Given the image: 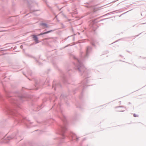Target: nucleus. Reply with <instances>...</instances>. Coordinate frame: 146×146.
Here are the masks:
<instances>
[{"label": "nucleus", "mask_w": 146, "mask_h": 146, "mask_svg": "<svg viewBox=\"0 0 146 146\" xmlns=\"http://www.w3.org/2000/svg\"><path fill=\"white\" fill-rule=\"evenodd\" d=\"M33 39L35 41L36 43H38L39 42L38 41V38L35 35H33Z\"/></svg>", "instance_id": "1"}, {"label": "nucleus", "mask_w": 146, "mask_h": 146, "mask_svg": "<svg viewBox=\"0 0 146 146\" xmlns=\"http://www.w3.org/2000/svg\"><path fill=\"white\" fill-rule=\"evenodd\" d=\"M41 25L43 26V29L47 28L48 27L47 25L46 24L42 23L41 24Z\"/></svg>", "instance_id": "2"}, {"label": "nucleus", "mask_w": 146, "mask_h": 146, "mask_svg": "<svg viewBox=\"0 0 146 146\" xmlns=\"http://www.w3.org/2000/svg\"><path fill=\"white\" fill-rule=\"evenodd\" d=\"M51 31H48L45 32H44V33H41L40 34H39L38 35H41L44 34H46L47 33H48L50 32Z\"/></svg>", "instance_id": "3"}, {"label": "nucleus", "mask_w": 146, "mask_h": 146, "mask_svg": "<svg viewBox=\"0 0 146 146\" xmlns=\"http://www.w3.org/2000/svg\"><path fill=\"white\" fill-rule=\"evenodd\" d=\"M134 116H135H135H136V115H135V114H134Z\"/></svg>", "instance_id": "4"}, {"label": "nucleus", "mask_w": 146, "mask_h": 146, "mask_svg": "<svg viewBox=\"0 0 146 146\" xmlns=\"http://www.w3.org/2000/svg\"><path fill=\"white\" fill-rule=\"evenodd\" d=\"M134 116H135H135H136V115H135V114H134Z\"/></svg>", "instance_id": "5"}, {"label": "nucleus", "mask_w": 146, "mask_h": 146, "mask_svg": "<svg viewBox=\"0 0 146 146\" xmlns=\"http://www.w3.org/2000/svg\"><path fill=\"white\" fill-rule=\"evenodd\" d=\"M119 111H123L119 110Z\"/></svg>", "instance_id": "6"}]
</instances>
